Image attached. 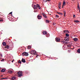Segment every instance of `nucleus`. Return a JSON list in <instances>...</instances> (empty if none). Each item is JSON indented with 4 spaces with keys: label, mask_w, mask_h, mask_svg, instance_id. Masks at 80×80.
Instances as JSON below:
<instances>
[{
    "label": "nucleus",
    "mask_w": 80,
    "mask_h": 80,
    "mask_svg": "<svg viewBox=\"0 0 80 80\" xmlns=\"http://www.w3.org/2000/svg\"><path fill=\"white\" fill-rule=\"evenodd\" d=\"M38 8L39 9H41V7L38 4H37V5H34V9H37Z\"/></svg>",
    "instance_id": "1"
},
{
    "label": "nucleus",
    "mask_w": 80,
    "mask_h": 80,
    "mask_svg": "<svg viewBox=\"0 0 80 80\" xmlns=\"http://www.w3.org/2000/svg\"><path fill=\"white\" fill-rule=\"evenodd\" d=\"M22 73L23 72L22 71H19L18 72V77H21L22 76H23L22 75Z\"/></svg>",
    "instance_id": "2"
},
{
    "label": "nucleus",
    "mask_w": 80,
    "mask_h": 80,
    "mask_svg": "<svg viewBox=\"0 0 80 80\" xmlns=\"http://www.w3.org/2000/svg\"><path fill=\"white\" fill-rule=\"evenodd\" d=\"M30 53L32 55H36L37 52H36V51H35V50H33L30 52Z\"/></svg>",
    "instance_id": "3"
},
{
    "label": "nucleus",
    "mask_w": 80,
    "mask_h": 80,
    "mask_svg": "<svg viewBox=\"0 0 80 80\" xmlns=\"http://www.w3.org/2000/svg\"><path fill=\"white\" fill-rule=\"evenodd\" d=\"M22 55H23V56H28V54L27 52H24L22 53Z\"/></svg>",
    "instance_id": "4"
},
{
    "label": "nucleus",
    "mask_w": 80,
    "mask_h": 80,
    "mask_svg": "<svg viewBox=\"0 0 80 80\" xmlns=\"http://www.w3.org/2000/svg\"><path fill=\"white\" fill-rule=\"evenodd\" d=\"M55 40L58 42H60V39L59 38H56Z\"/></svg>",
    "instance_id": "5"
},
{
    "label": "nucleus",
    "mask_w": 80,
    "mask_h": 80,
    "mask_svg": "<svg viewBox=\"0 0 80 80\" xmlns=\"http://www.w3.org/2000/svg\"><path fill=\"white\" fill-rule=\"evenodd\" d=\"M37 17L38 19H39V20H40L42 18V17L40 15V14H39Z\"/></svg>",
    "instance_id": "6"
},
{
    "label": "nucleus",
    "mask_w": 80,
    "mask_h": 80,
    "mask_svg": "<svg viewBox=\"0 0 80 80\" xmlns=\"http://www.w3.org/2000/svg\"><path fill=\"white\" fill-rule=\"evenodd\" d=\"M64 32L66 34L67 33H69V31L67 30H65L64 31Z\"/></svg>",
    "instance_id": "7"
},
{
    "label": "nucleus",
    "mask_w": 80,
    "mask_h": 80,
    "mask_svg": "<svg viewBox=\"0 0 80 80\" xmlns=\"http://www.w3.org/2000/svg\"><path fill=\"white\" fill-rule=\"evenodd\" d=\"M42 15H43V17H44V18H47V16L45 14H44V13H43L42 14Z\"/></svg>",
    "instance_id": "8"
},
{
    "label": "nucleus",
    "mask_w": 80,
    "mask_h": 80,
    "mask_svg": "<svg viewBox=\"0 0 80 80\" xmlns=\"http://www.w3.org/2000/svg\"><path fill=\"white\" fill-rule=\"evenodd\" d=\"M5 48H6L7 49H9L10 48V46L8 45H6V47H5Z\"/></svg>",
    "instance_id": "9"
},
{
    "label": "nucleus",
    "mask_w": 80,
    "mask_h": 80,
    "mask_svg": "<svg viewBox=\"0 0 80 80\" xmlns=\"http://www.w3.org/2000/svg\"><path fill=\"white\" fill-rule=\"evenodd\" d=\"M21 61L22 62H23V63H25V62H26L25 61V59H24L23 58H22Z\"/></svg>",
    "instance_id": "10"
},
{
    "label": "nucleus",
    "mask_w": 80,
    "mask_h": 80,
    "mask_svg": "<svg viewBox=\"0 0 80 80\" xmlns=\"http://www.w3.org/2000/svg\"><path fill=\"white\" fill-rule=\"evenodd\" d=\"M73 40L74 41H75V42H77V41H78V39L77 38H73Z\"/></svg>",
    "instance_id": "11"
},
{
    "label": "nucleus",
    "mask_w": 80,
    "mask_h": 80,
    "mask_svg": "<svg viewBox=\"0 0 80 80\" xmlns=\"http://www.w3.org/2000/svg\"><path fill=\"white\" fill-rule=\"evenodd\" d=\"M65 41H69V38L66 37L65 38Z\"/></svg>",
    "instance_id": "12"
},
{
    "label": "nucleus",
    "mask_w": 80,
    "mask_h": 80,
    "mask_svg": "<svg viewBox=\"0 0 80 80\" xmlns=\"http://www.w3.org/2000/svg\"><path fill=\"white\" fill-rule=\"evenodd\" d=\"M2 45L3 46H6V45H7V43L5 42H3L2 43Z\"/></svg>",
    "instance_id": "13"
},
{
    "label": "nucleus",
    "mask_w": 80,
    "mask_h": 80,
    "mask_svg": "<svg viewBox=\"0 0 80 80\" xmlns=\"http://www.w3.org/2000/svg\"><path fill=\"white\" fill-rule=\"evenodd\" d=\"M43 33L44 35H47V32L46 31H43Z\"/></svg>",
    "instance_id": "14"
},
{
    "label": "nucleus",
    "mask_w": 80,
    "mask_h": 80,
    "mask_svg": "<svg viewBox=\"0 0 80 80\" xmlns=\"http://www.w3.org/2000/svg\"><path fill=\"white\" fill-rule=\"evenodd\" d=\"M61 42L63 43V44H64V43H66V41H64V40H63L62 41H61Z\"/></svg>",
    "instance_id": "15"
},
{
    "label": "nucleus",
    "mask_w": 80,
    "mask_h": 80,
    "mask_svg": "<svg viewBox=\"0 0 80 80\" xmlns=\"http://www.w3.org/2000/svg\"><path fill=\"white\" fill-rule=\"evenodd\" d=\"M69 36H70V35L68 34H66V38H69Z\"/></svg>",
    "instance_id": "16"
},
{
    "label": "nucleus",
    "mask_w": 80,
    "mask_h": 80,
    "mask_svg": "<svg viewBox=\"0 0 80 80\" xmlns=\"http://www.w3.org/2000/svg\"><path fill=\"white\" fill-rule=\"evenodd\" d=\"M1 72H5V69H2L1 71Z\"/></svg>",
    "instance_id": "17"
},
{
    "label": "nucleus",
    "mask_w": 80,
    "mask_h": 80,
    "mask_svg": "<svg viewBox=\"0 0 80 80\" xmlns=\"http://www.w3.org/2000/svg\"><path fill=\"white\" fill-rule=\"evenodd\" d=\"M16 77H12L11 78V79L12 80H14L15 79H16Z\"/></svg>",
    "instance_id": "18"
},
{
    "label": "nucleus",
    "mask_w": 80,
    "mask_h": 80,
    "mask_svg": "<svg viewBox=\"0 0 80 80\" xmlns=\"http://www.w3.org/2000/svg\"><path fill=\"white\" fill-rule=\"evenodd\" d=\"M66 5V2H65V1H64V2H63V5L64 6H65Z\"/></svg>",
    "instance_id": "19"
},
{
    "label": "nucleus",
    "mask_w": 80,
    "mask_h": 80,
    "mask_svg": "<svg viewBox=\"0 0 80 80\" xmlns=\"http://www.w3.org/2000/svg\"><path fill=\"white\" fill-rule=\"evenodd\" d=\"M12 72H13L12 71H8V73H12Z\"/></svg>",
    "instance_id": "20"
},
{
    "label": "nucleus",
    "mask_w": 80,
    "mask_h": 80,
    "mask_svg": "<svg viewBox=\"0 0 80 80\" xmlns=\"http://www.w3.org/2000/svg\"><path fill=\"white\" fill-rule=\"evenodd\" d=\"M74 22H75L76 23H79V22H80V21H78V20H75L74 21Z\"/></svg>",
    "instance_id": "21"
},
{
    "label": "nucleus",
    "mask_w": 80,
    "mask_h": 80,
    "mask_svg": "<svg viewBox=\"0 0 80 80\" xmlns=\"http://www.w3.org/2000/svg\"><path fill=\"white\" fill-rule=\"evenodd\" d=\"M27 48H28V49H30V48H31V46H28Z\"/></svg>",
    "instance_id": "22"
},
{
    "label": "nucleus",
    "mask_w": 80,
    "mask_h": 80,
    "mask_svg": "<svg viewBox=\"0 0 80 80\" xmlns=\"http://www.w3.org/2000/svg\"><path fill=\"white\" fill-rule=\"evenodd\" d=\"M77 52L78 53H80V49H78L77 50Z\"/></svg>",
    "instance_id": "23"
},
{
    "label": "nucleus",
    "mask_w": 80,
    "mask_h": 80,
    "mask_svg": "<svg viewBox=\"0 0 80 80\" xmlns=\"http://www.w3.org/2000/svg\"><path fill=\"white\" fill-rule=\"evenodd\" d=\"M18 62V63H20V64H21V63H22V62L20 60H19Z\"/></svg>",
    "instance_id": "24"
},
{
    "label": "nucleus",
    "mask_w": 80,
    "mask_h": 80,
    "mask_svg": "<svg viewBox=\"0 0 80 80\" xmlns=\"http://www.w3.org/2000/svg\"><path fill=\"white\" fill-rule=\"evenodd\" d=\"M61 5H62V3H61V2H59L58 3V6H61Z\"/></svg>",
    "instance_id": "25"
},
{
    "label": "nucleus",
    "mask_w": 80,
    "mask_h": 80,
    "mask_svg": "<svg viewBox=\"0 0 80 80\" xmlns=\"http://www.w3.org/2000/svg\"><path fill=\"white\" fill-rule=\"evenodd\" d=\"M57 13H58V14H59V15H60V14H61V15H63V14L60 12H57Z\"/></svg>",
    "instance_id": "26"
},
{
    "label": "nucleus",
    "mask_w": 80,
    "mask_h": 80,
    "mask_svg": "<svg viewBox=\"0 0 80 80\" xmlns=\"http://www.w3.org/2000/svg\"><path fill=\"white\" fill-rule=\"evenodd\" d=\"M46 23H49V22H50V21L49 20H46Z\"/></svg>",
    "instance_id": "27"
},
{
    "label": "nucleus",
    "mask_w": 80,
    "mask_h": 80,
    "mask_svg": "<svg viewBox=\"0 0 80 80\" xmlns=\"http://www.w3.org/2000/svg\"><path fill=\"white\" fill-rule=\"evenodd\" d=\"M1 79H3L4 80H5V79H7L6 78H1Z\"/></svg>",
    "instance_id": "28"
},
{
    "label": "nucleus",
    "mask_w": 80,
    "mask_h": 80,
    "mask_svg": "<svg viewBox=\"0 0 80 80\" xmlns=\"http://www.w3.org/2000/svg\"><path fill=\"white\" fill-rule=\"evenodd\" d=\"M56 18H58V17H59V16L58 15H56Z\"/></svg>",
    "instance_id": "29"
},
{
    "label": "nucleus",
    "mask_w": 80,
    "mask_h": 80,
    "mask_svg": "<svg viewBox=\"0 0 80 80\" xmlns=\"http://www.w3.org/2000/svg\"><path fill=\"white\" fill-rule=\"evenodd\" d=\"M50 36L49 35H48V34H47L46 36V37H49Z\"/></svg>",
    "instance_id": "30"
},
{
    "label": "nucleus",
    "mask_w": 80,
    "mask_h": 80,
    "mask_svg": "<svg viewBox=\"0 0 80 80\" xmlns=\"http://www.w3.org/2000/svg\"><path fill=\"white\" fill-rule=\"evenodd\" d=\"M8 42H9V44H11V42H10V40H9V41H8Z\"/></svg>",
    "instance_id": "31"
},
{
    "label": "nucleus",
    "mask_w": 80,
    "mask_h": 80,
    "mask_svg": "<svg viewBox=\"0 0 80 80\" xmlns=\"http://www.w3.org/2000/svg\"><path fill=\"white\" fill-rule=\"evenodd\" d=\"M68 47H71V45H67Z\"/></svg>",
    "instance_id": "32"
},
{
    "label": "nucleus",
    "mask_w": 80,
    "mask_h": 80,
    "mask_svg": "<svg viewBox=\"0 0 80 80\" xmlns=\"http://www.w3.org/2000/svg\"><path fill=\"white\" fill-rule=\"evenodd\" d=\"M63 13L64 14H66V12H65V11H64Z\"/></svg>",
    "instance_id": "33"
},
{
    "label": "nucleus",
    "mask_w": 80,
    "mask_h": 80,
    "mask_svg": "<svg viewBox=\"0 0 80 80\" xmlns=\"http://www.w3.org/2000/svg\"><path fill=\"white\" fill-rule=\"evenodd\" d=\"M78 8L79 10H80V7H79V6H78Z\"/></svg>",
    "instance_id": "34"
},
{
    "label": "nucleus",
    "mask_w": 80,
    "mask_h": 80,
    "mask_svg": "<svg viewBox=\"0 0 80 80\" xmlns=\"http://www.w3.org/2000/svg\"><path fill=\"white\" fill-rule=\"evenodd\" d=\"M0 57H2V54L0 53Z\"/></svg>",
    "instance_id": "35"
},
{
    "label": "nucleus",
    "mask_w": 80,
    "mask_h": 80,
    "mask_svg": "<svg viewBox=\"0 0 80 80\" xmlns=\"http://www.w3.org/2000/svg\"><path fill=\"white\" fill-rule=\"evenodd\" d=\"M58 7L59 9H61V6H58Z\"/></svg>",
    "instance_id": "36"
},
{
    "label": "nucleus",
    "mask_w": 80,
    "mask_h": 80,
    "mask_svg": "<svg viewBox=\"0 0 80 80\" xmlns=\"http://www.w3.org/2000/svg\"><path fill=\"white\" fill-rule=\"evenodd\" d=\"M73 18H75V15H73Z\"/></svg>",
    "instance_id": "37"
},
{
    "label": "nucleus",
    "mask_w": 80,
    "mask_h": 80,
    "mask_svg": "<svg viewBox=\"0 0 80 80\" xmlns=\"http://www.w3.org/2000/svg\"><path fill=\"white\" fill-rule=\"evenodd\" d=\"M3 22V20H1V22Z\"/></svg>",
    "instance_id": "38"
},
{
    "label": "nucleus",
    "mask_w": 80,
    "mask_h": 80,
    "mask_svg": "<svg viewBox=\"0 0 80 80\" xmlns=\"http://www.w3.org/2000/svg\"><path fill=\"white\" fill-rule=\"evenodd\" d=\"M10 14H12V12H10Z\"/></svg>",
    "instance_id": "39"
},
{
    "label": "nucleus",
    "mask_w": 80,
    "mask_h": 80,
    "mask_svg": "<svg viewBox=\"0 0 80 80\" xmlns=\"http://www.w3.org/2000/svg\"><path fill=\"white\" fill-rule=\"evenodd\" d=\"M68 52H69V53H70V51L69 50H68Z\"/></svg>",
    "instance_id": "40"
},
{
    "label": "nucleus",
    "mask_w": 80,
    "mask_h": 80,
    "mask_svg": "<svg viewBox=\"0 0 80 80\" xmlns=\"http://www.w3.org/2000/svg\"><path fill=\"white\" fill-rule=\"evenodd\" d=\"M13 61H14V59L12 61V62H13Z\"/></svg>",
    "instance_id": "41"
},
{
    "label": "nucleus",
    "mask_w": 80,
    "mask_h": 80,
    "mask_svg": "<svg viewBox=\"0 0 80 80\" xmlns=\"http://www.w3.org/2000/svg\"><path fill=\"white\" fill-rule=\"evenodd\" d=\"M2 61H4V59H2Z\"/></svg>",
    "instance_id": "42"
},
{
    "label": "nucleus",
    "mask_w": 80,
    "mask_h": 80,
    "mask_svg": "<svg viewBox=\"0 0 80 80\" xmlns=\"http://www.w3.org/2000/svg\"><path fill=\"white\" fill-rule=\"evenodd\" d=\"M64 14V17H65V14Z\"/></svg>",
    "instance_id": "43"
},
{
    "label": "nucleus",
    "mask_w": 80,
    "mask_h": 80,
    "mask_svg": "<svg viewBox=\"0 0 80 80\" xmlns=\"http://www.w3.org/2000/svg\"><path fill=\"white\" fill-rule=\"evenodd\" d=\"M63 5H62V8H63Z\"/></svg>",
    "instance_id": "44"
},
{
    "label": "nucleus",
    "mask_w": 80,
    "mask_h": 80,
    "mask_svg": "<svg viewBox=\"0 0 80 80\" xmlns=\"http://www.w3.org/2000/svg\"><path fill=\"white\" fill-rule=\"evenodd\" d=\"M46 2H47V0H46V1H45Z\"/></svg>",
    "instance_id": "45"
},
{
    "label": "nucleus",
    "mask_w": 80,
    "mask_h": 80,
    "mask_svg": "<svg viewBox=\"0 0 80 80\" xmlns=\"http://www.w3.org/2000/svg\"><path fill=\"white\" fill-rule=\"evenodd\" d=\"M0 22H1V20H0Z\"/></svg>",
    "instance_id": "46"
},
{
    "label": "nucleus",
    "mask_w": 80,
    "mask_h": 80,
    "mask_svg": "<svg viewBox=\"0 0 80 80\" xmlns=\"http://www.w3.org/2000/svg\"><path fill=\"white\" fill-rule=\"evenodd\" d=\"M1 77H3V75H1Z\"/></svg>",
    "instance_id": "47"
},
{
    "label": "nucleus",
    "mask_w": 80,
    "mask_h": 80,
    "mask_svg": "<svg viewBox=\"0 0 80 80\" xmlns=\"http://www.w3.org/2000/svg\"><path fill=\"white\" fill-rule=\"evenodd\" d=\"M36 57H38V56H37Z\"/></svg>",
    "instance_id": "48"
}]
</instances>
